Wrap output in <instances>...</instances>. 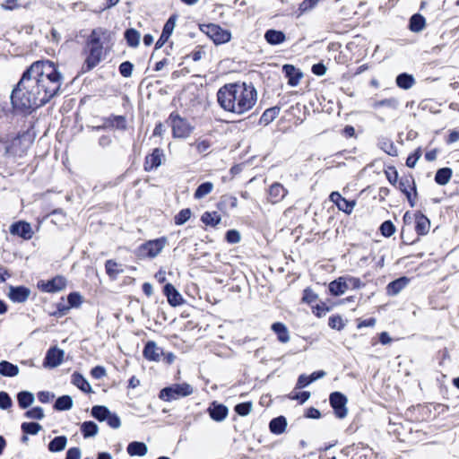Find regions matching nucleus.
<instances>
[{
  "label": "nucleus",
  "mask_w": 459,
  "mask_h": 459,
  "mask_svg": "<svg viewBox=\"0 0 459 459\" xmlns=\"http://www.w3.org/2000/svg\"><path fill=\"white\" fill-rule=\"evenodd\" d=\"M63 82L64 77L55 63L36 61L22 74L13 90L12 104L20 110L40 108L59 92Z\"/></svg>",
  "instance_id": "obj_1"
},
{
  "label": "nucleus",
  "mask_w": 459,
  "mask_h": 459,
  "mask_svg": "<svg viewBox=\"0 0 459 459\" xmlns=\"http://www.w3.org/2000/svg\"><path fill=\"white\" fill-rule=\"evenodd\" d=\"M217 101L224 111L241 116L255 107L257 91L252 83H227L219 89Z\"/></svg>",
  "instance_id": "obj_2"
},
{
  "label": "nucleus",
  "mask_w": 459,
  "mask_h": 459,
  "mask_svg": "<svg viewBox=\"0 0 459 459\" xmlns=\"http://www.w3.org/2000/svg\"><path fill=\"white\" fill-rule=\"evenodd\" d=\"M106 36L103 30H91L88 38L85 54L86 58L83 65L85 71L96 67L104 56V43Z\"/></svg>",
  "instance_id": "obj_3"
},
{
  "label": "nucleus",
  "mask_w": 459,
  "mask_h": 459,
  "mask_svg": "<svg viewBox=\"0 0 459 459\" xmlns=\"http://www.w3.org/2000/svg\"><path fill=\"white\" fill-rule=\"evenodd\" d=\"M168 244L166 237L146 241L136 249V255L140 259L154 258L159 255Z\"/></svg>",
  "instance_id": "obj_4"
},
{
  "label": "nucleus",
  "mask_w": 459,
  "mask_h": 459,
  "mask_svg": "<svg viewBox=\"0 0 459 459\" xmlns=\"http://www.w3.org/2000/svg\"><path fill=\"white\" fill-rule=\"evenodd\" d=\"M169 122L172 129L174 138L186 139L191 135L194 126L177 113H171L169 117Z\"/></svg>",
  "instance_id": "obj_5"
},
{
  "label": "nucleus",
  "mask_w": 459,
  "mask_h": 459,
  "mask_svg": "<svg viewBox=\"0 0 459 459\" xmlns=\"http://www.w3.org/2000/svg\"><path fill=\"white\" fill-rule=\"evenodd\" d=\"M194 392L193 387L186 383L174 384L170 386L163 388L160 392L159 397L167 402L177 400L180 397H185L192 394Z\"/></svg>",
  "instance_id": "obj_6"
},
{
  "label": "nucleus",
  "mask_w": 459,
  "mask_h": 459,
  "mask_svg": "<svg viewBox=\"0 0 459 459\" xmlns=\"http://www.w3.org/2000/svg\"><path fill=\"white\" fill-rule=\"evenodd\" d=\"M330 404L334 411V414L339 419H343L348 414L347 397L340 392H333L329 397Z\"/></svg>",
  "instance_id": "obj_7"
},
{
  "label": "nucleus",
  "mask_w": 459,
  "mask_h": 459,
  "mask_svg": "<svg viewBox=\"0 0 459 459\" xmlns=\"http://www.w3.org/2000/svg\"><path fill=\"white\" fill-rule=\"evenodd\" d=\"M38 286L44 292H57L65 288L66 279L58 275L49 281L39 282Z\"/></svg>",
  "instance_id": "obj_8"
},
{
  "label": "nucleus",
  "mask_w": 459,
  "mask_h": 459,
  "mask_svg": "<svg viewBox=\"0 0 459 459\" xmlns=\"http://www.w3.org/2000/svg\"><path fill=\"white\" fill-rule=\"evenodd\" d=\"M165 160L164 151L160 148H155L152 152L145 157L144 169L151 171L158 169Z\"/></svg>",
  "instance_id": "obj_9"
},
{
  "label": "nucleus",
  "mask_w": 459,
  "mask_h": 459,
  "mask_svg": "<svg viewBox=\"0 0 459 459\" xmlns=\"http://www.w3.org/2000/svg\"><path fill=\"white\" fill-rule=\"evenodd\" d=\"M65 352L56 347L50 348L44 359L43 365L45 368H53L59 366L64 359Z\"/></svg>",
  "instance_id": "obj_10"
},
{
  "label": "nucleus",
  "mask_w": 459,
  "mask_h": 459,
  "mask_svg": "<svg viewBox=\"0 0 459 459\" xmlns=\"http://www.w3.org/2000/svg\"><path fill=\"white\" fill-rule=\"evenodd\" d=\"M10 233L17 235L24 239H30L33 236V230L30 223L20 221L10 226Z\"/></svg>",
  "instance_id": "obj_11"
},
{
  "label": "nucleus",
  "mask_w": 459,
  "mask_h": 459,
  "mask_svg": "<svg viewBox=\"0 0 459 459\" xmlns=\"http://www.w3.org/2000/svg\"><path fill=\"white\" fill-rule=\"evenodd\" d=\"M8 290V298L16 303L25 302L30 295V290L24 286H10Z\"/></svg>",
  "instance_id": "obj_12"
},
{
  "label": "nucleus",
  "mask_w": 459,
  "mask_h": 459,
  "mask_svg": "<svg viewBox=\"0 0 459 459\" xmlns=\"http://www.w3.org/2000/svg\"><path fill=\"white\" fill-rule=\"evenodd\" d=\"M330 200L334 203L338 209L346 212L351 213L355 206L354 201H348L342 197L338 192H333L330 195Z\"/></svg>",
  "instance_id": "obj_13"
},
{
  "label": "nucleus",
  "mask_w": 459,
  "mask_h": 459,
  "mask_svg": "<svg viewBox=\"0 0 459 459\" xmlns=\"http://www.w3.org/2000/svg\"><path fill=\"white\" fill-rule=\"evenodd\" d=\"M282 70L288 78L289 85L295 87L302 78V73L292 65H284Z\"/></svg>",
  "instance_id": "obj_14"
},
{
  "label": "nucleus",
  "mask_w": 459,
  "mask_h": 459,
  "mask_svg": "<svg viewBox=\"0 0 459 459\" xmlns=\"http://www.w3.org/2000/svg\"><path fill=\"white\" fill-rule=\"evenodd\" d=\"M164 294L166 295L168 299V302L172 307L179 306L183 303V298L180 295V293L176 290V288L170 284L167 283L164 286Z\"/></svg>",
  "instance_id": "obj_15"
},
{
  "label": "nucleus",
  "mask_w": 459,
  "mask_h": 459,
  "mask_svg": "<svg viewBox=\"0 0 459 459\" xmlns=\"http://www.w3.org/2000/svg\"><path fill=\"white\" fill-rule=\"evenodd\" d=\"M272 331L277 335V340L281 343H287L290 340V332L287 326L281 323L276 322L271 325Z\"/></svg>",
  "instance_id": "obj_16"
},
{
  "label": "nucleus",
  "mask_w": 459,
  "mask_h": 459,
  "mask_svg": "<svg viewBox=\"0 0 459 459\" xmlns=\"http://www.w3.org/2000/svg\"><path fill=\"white\" fill-rule=\"evenodd\" d=\"M287 195V190L280 183H274L269 189V200L273 204H277L281 201Z\"/></svg>",
  "instance_id": "obj_17"
},
{
  "label": "nucleus",
  "mask_w": 459,
  "mask_h": 459,
  "mask_svg": "<svg viewBox=\"0 0 459 459\" xmlns=\"http://www.w3.org/2000/svg\"><path fill=\"white\" fill-rule=\"evenodd\" d=\"M160 354L161 351L155 342L150 341L146 343L143 349V356L145 359L157 361L160 359Z\"/></svg>",
  "instance_id": "obj_18"
},
{
  "label": "nucleus",
  "mask_w": 459,
  "mask_h": 459,
  "mask_svg": "<svg viewBox=\"0 0 459 459\" xmlns=\"http://www.w3.org/2000/svg\"><path fill=\"white\" fill-rule=\"evenodd\" d=\"M206 35L215 45L224 44L231 38L230 30H206Z\"/></svg>",
  "instance_id": "obj_19"
},
{
  "label": "nucleus",
  "mask_w": 459,
  "mask_h": 459,
  "mask_svg": "<svg viewBox=\"0 0 459 459\" xmlns=\"http://www.w3.org/2000/svg\"><path fill=\"white\" fill-rule=\"evenodd\" d=\"M209 414L212 420L221 421L228 415V408L225 405L213 403L212 406L209 408Z\"/></svg>",
  "instance_id": "obj_20"
},
{
  "label": "nucleus",
  "mask_w": 459,
  "mask_h": 459,
  "mask_svg": "<svg viewBox=\"0 0 459 459\" xmlns=\"http://www.w3.org/2000/svg\"><path fill=\"white\" fill-rule=\"evenodd\" d=\"M409 282V279L406 277H401L395 281H391L387 287L386 291L388 295H397L402 290H403Z\"/></svg>",
  "instance_id": "obj_21"
},
{
  "label": "nucleus",
  "mask_w": 459,
  "mask_h": 459,
  "mask_svg": "<svg viewBox=\"0 0 459 459\" xmlns=\"http://www.w3.org/2000/svg\"><path fill=\"white\" fill-rule=\"evenodd\" d=\"M287 427V420L284 416H279L270 421L269 429L272 433L276 435L282 434Z\"/></svg>",
  "instance_id": "obj_22"
},
{
  "label": "nucleus",
  "mask_w": 459,
  "mask_h": 459,
  "mask_svg": "<svg viewBox=\"0 0 459 459\" xmlns=\"http://www.w3.org/2000/svg\"><path fill=\"white\" fill-rule=\"evenodd\" d=\"M127 453L131 456H143L148 452V447L143 442L134 441L127 446Z\"/></svg>",
  "instance_id": "obj_23"
},
{
  "label": "nucleus",
  "mask_w": 459,
  "mask_h": 459,
  "mask_svg": "<svg viewBox=\"0 0 459 459\" xmlns=\"http://www.w3.org/2000/svg\"><path fill=\"white\" fill-rule=\"evenodd\" d=\"M430 229L429 220L423 214H416V227L415 230L420 235H426Z\"/></svg>",
  "instance_id": "obj_24"
},
{
  "label": "nucleus",
  "mask_w": 459,
  "mask_h": 459,
  "mask_svg": "<svg viewBox=\"0 0 459 459\" xmlns=\"http://www.w3.org/2000/svg\"><path fill=\"white\" fill-rule=\"evenodd\" d=\"M19 368L6 360L0 362V374L4 377H13L19 374Z\"/></svg>",
  "instance_id": "obj_25"
},
{
  "label": "nucleus",
  "mask_w": 459,
  "mask_h": 459,
  "mask_svg": "<svg viewBox=\"0 0 459 459\" xmlns=\"http://www.w3.org/2000/svg\"><path fill=\"white\" fill-rule=\"evenodd\" d=\"M347 290V285L342 277H339L337 280L333 281L329 284V291L333 296H341Z\"/></svg>",
  "instance_id": "obj_26"
},
{
  "label": "nucleus",
  "mask_w": 459,
  "mask_h": 459,
  "mask_svg": "<svg viewBox=\"0 0 459 459\" xmlns=\"http://www.w3.org/2000/svg\"><path fill=\"white\" fill-rule=\"evenodd\" d=\"M72 383L84 393L92 392L90 383L79 373L73 374Z\"/></svg>",
  "instance_id": "obj_27"
},
{
  "label": "nucleus",
  "mask_w": 459,
  "mask_h": 459,
  "mask_svg": "<svg viewBox=\"0 0 459 459\" xmlns=\"http://www.w3.org/2000/svg\"><path fill=\"white\" fill-rule=\"evenodd\" d=\"M452 174L453 171L450 168L439 169L436 173L435 181L440 186H445L450 181Z\"/></svg>",
  "instance_id": "obj_28"
},
{
  "label": "nucleus",
  "mask_w": 459,
  "mask_h": 459,
  "mask_svg": "<svg viewBox=\"0 0 459 459\" xmlns=\"http://www.w3.org/2000/svg\"><path fill=\"white\" fill-rule=\"evenodd\" d=\"M415 83V80L412 75L408 74H401L396 77V84L398 87L408 90L411 89Z\"/></svg>",
  "instance_id": "obj_29"
},
{
  "label": "nucleus",
  "mask_w": 459,
  "mask_h": 459,
  "mask_svg": "<svg viewBox=\"0 0 459 459\" xmlns=\"http://www.w3.org/2000/svg\"><path fill=\"white\" fill-rule=\"evenodd\" d=\"M264 38L272 45H277L285 40V35L281 30H266Z\"/></svg>",
  "instance_id": "obj_30"
},
{
  "label": "nucleus",
  "mask_w": 459,
  "mask_h": 459,
  "mask_svg": "<svg viewBox=\"0 0 459 459\" xmlns=\"http://www.w3.org/2000/svg\"><path fill=\"white\" fill-rule=\"evenodd\" d=\"M221 220V215L217 212H205L201 217L202 222L212 227L219 224Z\"/></svg>",
  "instance_id": "obj_31"
},
{
  "label": "nucleus",
  "mask_w": 459,
  "mask_h": 459,
  "mask_svg": "<svg viewBox=\"0 0 459 459\" xmlns=\"http://www.w3.org/2000/svg\"><path fill=\"white\" fill-rule=\"evenodd\" d=\"M399 102L395 98H389L381 100H377L372 104L373 108L378 109L380 108H386L389 109H396Z\"/></svg>",
  "instance_id": "obj_32"
},
{
  "label": "nucleus",
  "mask_w": 459,
  "mask_h": 459,
  "mask_svg": "<svg viewBox=\"0 0 459 459\" xmlns=\"http://www.w3.org/2000/svg\"><path fill=\"white\" fill-rule=\"evenodd\" d=\"M18 403L21 408L25 409L31 405L34 402V395L28 391L20 392L17 395Z\"/></svg>",
  "instance_id": "obj_33"
},
{
  "label": "nucleus",
  "mask_w": 459,
  "mask_h": 459,
  "mask_svg": "<svg viewBox=\"0 0 459 459\" xmlns=\"http://www.w3.org/2000/svg\"><path fill=\"white\" fill-rule=\"evenodd\" d=\"M81 430L85 438L97 435L99 428L93 421H85L82 424Z\"/></svg>",
  "instance_id": "obj_34"
},
{
  "label": "nucleus",
  "mask_w": 459,
  "mask_h": 459,
  "mask_svg": "<svg viewBox=\"0 0 459 459\" xmlns=\"http://www.w3.org/2000/svg\"><path fill=\"white\" fill-rule=\"evenodd\" d=\"M67 439L65 436L55 437L49 444L48 449L51 452H60L65 448Z\"/></svg>",
  "instance_id": "obj_35"
},
{
  "label": "nucleus",
  "mask_w": 459,
  "mask_h": 459,
  "mask_svg": "<svg viewBox=\"0 0 459 459\" xmlns=\"http://www.w3.org/2000/svg\"><path fill=\"white\" fill-rule=\"evenodd\" d=\"M111 411L105 406L96 405L91 409V415L99 420L100 421H104L109 416Z\"/></svg>",
  "instance_id": "obj_36"
},
{
  "label": "nucleus",
  "mask_w": 459,
  "mask_h": 459,
  "mask_svg": "<svg viewBox=\"0 0 459 459\" xmlns=\"http://www.w3.org/2000/svg\"><path fill=\"white\" fill-rule=\"evenodd\" d=\"M213 184L212 182H205L201 184L195 190L194 196L195 199H202L209 195L213 190Z\"/></svg>",
  "instance_id": "obj_37"
},
{
  "label": "nucleus",
  "mask_w": 459,
  "mask_h": 459,
  "mask_svg": "<svg viewBox=\"0 0 459 459\" xmlns=\"http://www.w3.org/2000/svg\"><path fill=\"white\" fill-rule=\"evenodd\" d=\"M106 272L111 278H116L118 274L123 273L120 265L113 260H108L105 264Z\"/></svg>",
  "instance_id": "obj_38"
},
{
  "label": "nucleus",
  "mask_w": 459,
  "mask_h": 459,
  "mask_svg": "<svg viewBox=\"0 0 459 459\" xmlns=\"http://www.w3.org/2000/svg\"><path fill=\"white\" fill-rule=\"evenodd\" d=\"M73 406V400L69 395H63L56 401L55 408L58 411H65L71 409Z\"/></svg>",
  "instance_id": "obj_39"
},
{
  "label": "nucleus",
  "mask_w": 459,
  "mask_h": 459,
  "mask_svg": "<svg viewBox=\"0 0 459 459\" xmlns=\"http://www.w3.org/2000/svg\"><path fill=\"white\" fill-rule=\"evenodd\" d=\"M212 145V142L208 139H198L195 143L197 152L204 155H207L210 152Z\"/></svg>",
  "instance_id": "obj_40"
},
{
  "label": "nucleus",
  "mask_w": 459,
  "mask_h": 459,
  "mask_svg": "<svg viewBox=\"0 0 459 459\" xmlns=\"http://www.w3.org/2000/svg\"><path fill=\"white\" fill-rule=\"evenodd\" d=\"M426 20L424 16L420 13L413 14L409 22V29H424Z\"/></svg>",
  "instance_id": "obj_41"
},
{
  "label": "nucleus",
  "mask_w": 459,
  "mask_h": 459,
  "mask_svg": "<svg viewBox=\"0 0 459 459\" xmlns=\"http://www.w3.org/2000/svg\"><path fill=\"white\" fill-rule=\"evenodd\" d=\"M110 126L116 127L117 129L125 130L126 128V120L123 116H114L108 119Z\"/></svg>",
  "instance_id": "obj_42"
},
{
  "label": "nucleus",
  "mask_w": 459,
  "mask_h": 459,
  "mask_svg": "<svg viewBox=\"0 0 459 459\" xmlns=\"http://www.w3.org/2000/svg\"><path fill=\"white\" fill-rule=\"evenodd\" d=\"M21 428L24 433L30 435L38 434L42 429L41 425L36 422H24Z\"/></svg>",
  "instance_id": "obj_43"
},
{
  "label": "nucleus",
  "mask_w": 459,
  "mask_h": 459,
  "mask_svg": "<svg viewBox=\"0 0 459 459\" xmlns=\"http://www.w3.org/2000/svg\"><path fill=\"white\" fill-rule=\"evenodd\" d=\"M125 37L129 46H138L141 38L138 30H126Z\"/></svg>",
  "instance_id": "obj_44"
},
{
  "label": "nucleus",
  "mask_w": 459,
  "mask_h": 459,
  "mask_svg": "<svg viewBox=\"0 0 459 459\" xmlns=\"http://www.w3.org/2000/svg\"><path fill=\"white\" fill-rule=\"evenodd\" d=\"M345 285H347V290L349 289H360L364 284L361 282L360 279L353 277V276H342Z\"/></svg>",
  "instance_id": "obj_45"
},
{
  "label": "nucleus",
  "mask_w": 459,
  "mask_h": 459,
  "mask_svg": "<svg viewBox=\"0 0 459 459\" xmlns=\"http://www.w3.org/2000/svg\"><path fill=\"white\" fill-rule=\"evenodd\" d=\"M190 209H183L175 216V223L177 225H182L186 223L191 217Z\"/></svg>",
  "instance_id": "obj_46"
},
{
  "label": "nucleus",
  "mask_w": 459,
  "mask_h": 459,
  "mask_svg": "<svg viewBox=\"0 0 459 459\" xmlns=\"http://www.w3.org/2000/svg\"><path fill=\"white\" fill-rule=\"evenodd\" d=\"M68 305L70 307H79L82 303V297L78 292H72L67 297Z\"/></svg>",
  "instance_id": "obj_47"
},
{
  "label": "nucleus",
  "mask_w": 459,
  "mask_h": 459,
  "mask_svg": "<svg viewBox=\"0 0 459 459\" xmlns=\"http://www.w3.org/2000/svg\"><path fill=\"white\" fill-rule=\"evenodd\" d=\"M400 190L405 194L408 201H411V192L410 189H413L415 191V186L411 187V180L409 178L401 179L399 182Z\"/></svg>",
  "instance_id": "obj_48"
},
{
  "label": "nucleus",
  "mask_w": 459,
  "mask_h": 459,
  "mask_svg": "<svg viewBox=\"0 0 459 459\" xmlns=\"http://www.w3.org/2000/svg\"><path fill=\"white\" fill-rule=\"evenodd\" d=\"M280 109L278 108H272L266 109L261 117V120L269 123L273 121L279 114Z\"/></svg>",
  "instance_id": "obj_49"
},
{
  "label": "nucleus",
  "mask_w": 459,
  "mask_h": 459,
  "mask_svg": "<svg viewBox=\"0 0 459 459\" xmlns=\"http://www.w3.org/2000/svg\"><path fill=\"white\" fill-rule=\"evenodd\" d=\"M252 411V403H238L235 407V411L240 416H247Z\"/></svg>",
  "instance_id": "obj_50"
},
{
  "label": "nucleus",
  "mask_w": 459,
  "mask_h": 459,
  "mask_svg": "<svg viewBox=\"0 0 459 459\" xmlns=\"http://www.w3.org/2000/svg\"><path fill=\"white\" fill-rule=\"evenodd\" d=\"M25 417L29 419L41 420L44 418V411L41 407H34L25 412Z\"/></svg>",
  "instance_id": "obj_51"
},
{
  "label": "nucleus",
  "mask_w": 459,
  "mask_h": 459,
  "mask_svg": "<svg viewBox=\"0 0 459 459\" xmlns=\"http://www.w3.org/2000/svg\"><path fill=\"white\" fill-rule=\"evenodd\" d=\"M380 230L385 237H390L394 233L395 227L393 222L386 221L381 224Z\"/></svg>",
  "instance_id": "obj_52"
},
{
  "label": "nucleus",
  "mask_w": 459,
  "mask_h": 459,
  "mask_svg": "<svg viewBox=\"0 0 459 459\" xmlns=\"http://www.w3.org/2000/svg\"><path fill=\"white\" fill-rule=\"evenodd\" d=\"M173 30H162L161 35L160 36L159 39L157 40L155 44V48L159 49L162 48L165 43H167L171 37V33Z\"/></svg>",
  "instance_id": "obj_53"
},
{
  "label": "nucleus",
  "mask_w": 459,
  "mask_h": 459,
  "mask_svg": "<svg viewBox=\"0 0 459 459\" xmlns=\"http://www.w3.org/2000/svg\"><path fill=\"white\" fill-rule=\"evenodd\" d=\"M240 233L236 230H230L226 233V240L230 244H237L240 241Z\"/></svg>",
  "instance_id": "obj_54"
},
{
  "label": "nucleus",
  "mask_w": 459,
  "mask_h": 459,
  "mask_svg": "<svg viewBox=\"0 0 459 459\" xmlns=\"http://www.w3.org/2000/svg\"><path fill=\"white\" fill-rule=\"evenodd\" d=\"M328 325L331 328L337 330H341L344 326L343 321L339 316H331Z\"/></svg>",
  "instance_id": "obj_55"
},
{
  "label": "nucleus",
  "mask_w": 459,
  "mask_h": 459,
  "mask_svg": "<svg viewBox=\"0 0 459 459\" xmlns=\"http://www.w3.org/2000/svg\"><path fill=\"white\" fill-rule=\"evenodd\" d=\"M119 72L122 76L130 77L133 72V65L128 61L122 63L119 66Z\"/></svg>",
  "instance_id": "obj_56"
},
{
  "label": "nucleus",
  "mask_w": 459,
  "mask_h": 459,
  "mask_svg": "<svg viewBox=\"0 0 459 459\" xmlns=\"http://www.w3.org/2000/svg\"><path fill=\"white\" fill-rule=\"evenodd\" d=\"M12 406V399L5 392H0V408L6 410Z\"/></svg>",
  "instance_id": "obj_57"
},
{
  "label": "nucleus",
  "mask_w": 459,
  "mask_h": 459,
  "mask_svg": "<svg viewBox=\"0 0 459 459\" xmlns=\"http://www.w3.org/2000/svg\"><path fill=\"white\" fill-rule=\"evenodd\" d=\"M317 295L309 288L304 290L302 300L307 304H311L316 301Z\"/></svg>",
  "instance_id": "obj_58"
},
{
  "label": "nucleus",
  "mask_w": 459,
  "mask_h": 459,
  "mask_svg": "<svg viewBox=\"0 0 459 459\" xmlns=\"http://www.w3.org/2000/svg\"><path fill=\"white\" fill-rule=\"evenodd\" d=\"M108 425L112 429H118L121 425V421L119 417L115 413H110L109 416L106 420Z\"/></svg>",
  "instance_id": "obj_59"
},
{
  "label": "nucleus",
  "mask_w": 459,
  "mask_h": 459,
  "mask_svg": "<svg viewBox=\"0 0 459 459\" xmlns=\"http://www.w3.org/2000/svg\"><path fill=\"white\" fill-rule=\"evenodd\" d=\"M91 375L95 379H100L107 375V371L102 366H96L91 370Z\"/></svg>",
  "instance_id": "obj_60"
},
{
  "label": "nucleus",
  "mask_w": 459,
  "mask_h": 459,
  "mask_svg": "<svg viewBox=\"0 0 459 459\" xmlns=\"http://www.w3.org/2000/svg\"><path fill=\"white\" fill-rule=\"evenodd\" d=\"M421 156L420 150H417L413 154L410 155L406 160V166L409 168H414L417 161Z\"/></svg>",
  "instance_id": "obj_61"
},
{
  "label": "nucleus",
  "mask_w": 459,
  "mask_h": 459,
  "mask_svg": "<svg viewBox=\"0 0 459 459\" xmlns=\"http://www.w3.org/2000/svg\"><path fill=\"white\" fill-rule=\"evenodd\" d=\"M319 0H304L300 4H299V11L301 13H304V12H307V11H309L311 10L316 4V3L318 2Z\"/></svg>",
  "instance_id": "obj_62"
},
{
  "label": "nucleus",
  "mask_w": 459,
  "mask_h": 459,
  "mask_svg": "<svg viewBox=\"0 0 459 459\" xmlns=\"http://www.w3.org/2000/svg\"><path fill=\"white\" fill-rule=\"evenodd\" d=\"M205 55V51L202 47L196 48L188 56L195 62L200 61Z\"/></svg>",
  "instance_id": "obj_63"
},
{
  "label": "nucleus",
  "mask_w": 459,
  "mask_h": 459,
  "mask_svg": "<svg viewBox=\"0 0 459 459\" xmlns=\"http://www.w3.org/2000/svg\"><path fill=\"white\" fill-rule=\"evenodd\" d=\"M66 459H81V450L78 447L70 448L66 453Z\"/></svg>",
  "instance_id": "obj_64"
}]
</instances>
